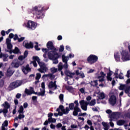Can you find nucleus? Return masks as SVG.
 Listing matches in <instances>:
<instances>
[{"instance_id": "f257e3e1", "label": "nucleus", "mask_w": 130, "mask_h": 130, "mask_svg": "<svg viewBox=\"0 0 130 130\" xmlns=\"http://www.w3.org/2000/svg\"><path fill=\"white\" fill-rule=\"evenodd\" d=\"M31 11V13L35 12L37 19H42V18H44V13H43L44 7H42L41 5L35 6L32 8Z\"/></svg>"}, {"instance_id": "f03ea898", "label": "nucleus", "mask_w": 130, "mask_h": 130, "mask_svg": "<svg viewBox=\"0 0 130 130\" xmlns=\"http://www.w3.org/2000/svg\"><path fill=\"white\" fill-rule=\"evenodd\" d=\"M32 59L34 61H37L38 63L39 64L40 68L38 69L39 72L40 73H46V71H48L47 67L45 65V63L43 62H40V58L39 57L34 56L32 57Z\"/></svg>"}, {"instance_id": "7ed1b4c3", "label": "nucleus", "mask_w": 130, "mask_h": 130, "mask_svg": "<svg viewBox=\"0 0 130 130\" xmlns=\"http://www.w3.org/2000/svg\"><path fill=\"white\" fill-rule=\"evenodd\" d=\"M48 57L50 60H53L54 64H57L58 63V58H59V55L57 52H48Z\"/></svg>"}, {"instance_id": "20e7f679", "label": "nucleus", "mask_w": 130, "mask_h": 130, "mask_svg": "<svg viewBox=\"0 0 130 130\" xmlns=\"http://www.w3.org/2000/svg\"><path fill=\"white\" fill-rule=\"evenodd\" d=\"M64 74L66 76H67V77H69V78H71V79H73V78H74V76H75V75H76V76L80 75L82 79H84V78H85V74H84V73H83V72L82 71L80 72L79 70H76L75 73H72L69 70H66L64 71Z\"/></svg>"}, {"instance_id": "39448f33", "label": "nucleus", "mask_w": 130, "mask_h": 130, "mask_svg": "<svg viewBox=\"0 0 130 130\" xmlns=\"http://www.w3.org/2000/svg\"><path fill=\"white\" fill-rule=\"evenodd\" d=\"M98 60V56L95 55H90L89 57H87V61L89 63L92 64L95 63Z\"/></svg>"}, {"instance_id": "423d86ee", "label": "nucleus", "mask_w": 130, "mask_h": 130, "mask_svg": "<svg viewBox=\"0 0 130 130\" xmlns=\"http://www.w3.org/2000/svg\"><path fill=\"white\" fill-rule=\"evenodd\" d=\"M47 48L50 50H51L50 51H49V52H56V51L58 50L56 49V48L54 47V46L53 45V43L50 41L47 43Z\"/></svg>"}, {"instance_id": "0eeeda50", "label": "nucleus", "mask_w": 130, "mask_h": 130, "mask_svg": "<svg viewBox=\"0 0 130 130\" xmlns=\"http://www.w3.org/2000/svg\"><path fill=\"white\" fill-rule=\"evenodd\" d=\"M121 58L123 61H127V60H130V55L128 53V52L123 50L121 53Z\"/></svg>"}, {"instance_id": "6e6552de", "label": "nucleus", "mask_w": 130, "mask_h": 130, "mask_svg": "<svg viewBox=\"0 0 130 130\" xmlns=\"http://www.w3.org/2000/svg\"><path fill=\"white\" fill-rule=\"evenodd\" d=\"M22 81L20 80H16L10 84V88L11 89H16V88H18V87H20L21 85H22Z\"/></svg>"}, {"instance_id": "1a4fd4ad", "label": "nucleus", "mask_w": 130, "mask_h": 130, "mask_svg": "<svg viewBox=\"0 0 130 130\" xmlns=\"http://www.w3.org/2000/svg\"><path fill=\"white\" fill-rule=\"evenodd\" d=\"M26 27L31 30H35L36 28V23L34 21L29 20L26 25Z\"/></svg>"}, {"instance_id": "9d476101", "label": "nucleus", "mask_w": 130, "mask_h": 130, "mask_svg": "<svg viewBox=\"0 0 130 130\" xmlns=\"http://www.w3.org/2000/svg\"><path fill=\"white\" fill-rule=\"evenodd\" d=\"M109 102L112 106H114L116 104V96L112 95L109 99Z\"/></svg>"}, {"instance_id": "9b49d317", "label": "nucleus", "mask_w": 130, "mask_h": 130, "mask_svg": "<svg viewBox=\"0 0 130 130\" xmlns=\"http://www.w3.org/2000/svg\"><path fill=\"white\" fill-rule=\"evenodd\" d=\"M62 60L63 62H64V67L65 70H67L69 68V64H68V61L69 60V57L66 56L64 55H62Z\"/></svg>"}, {"instance_id": "f8f14e48", "label": "nucleus", "mask_w": 130, "mask_h": 130, "mask_svg": "<svg viewBox=\"0 0 130 130\" xmlns=\"http://www.w3.org/2000/svg\"><path fill=\"white\" fill-rule=\"evenodd\" d=\"M21 70L25 75H27L28 73L31 72V68L29 67V64H27L25 67L24 66H22L21 67Z\"/></svg>"}, {"instance_id": "ddd939ff", "label": "nucleus", "mask_w": 130, "mask_h": 130, "mask_svg": "<svg viewBox=\"0 0 130 130\" xmlns=\"http://www.w3.org/2000/svg\"><path fill=\"white\" fill-rule=\"evenodd\" d=\"M48 87L49 89H52V88H54V90H56V89H57V85H56V81H54V82L53 81L50 82Z\"/></svg>"}, {"instance_id": "4468645a", "label": "nucleus", "mask_w": 130, "mask_h": 130, "mask_svg": "<svg viewBox=\"0 0 130 130\" xmlns=\"http://www.w3.org/2000/svg\"><path fill=\"white\" fill-rule=\"evenodd\" d=\"M73 110V115L74 116H78L79 112H82V110L80 108H74Z\"/></svg>"}, {"instance_id": "2eb2a0df", "label": "nucleus", "mask_w": 130, "mask_h": 130, "mask_svg": "<svg viewBox=\"0 0 130 130\" xmlns=\"http://www.w3.org/2000/svg\"><path fill=\"white\" fill-rule=\"evenodd\" d=\"M85 103V100H81L79 102V104L81 105V109L84 111H87V107L86 105H84Z\"/></svg>"}, {"instance_id": "dca6fc26", "label": "nucleus", "mask_w": 130, "mask_h": 130, "mask_svg": "<svg viewBox=\"0 0 130 130\" xmlns=\"http://www.w3.org/2000/svg\"><path fill=\"white\" fill-rule=\"evenodd\" d=\"M11 66L14 69H18L20 67V63H19V61H13L11 63Z\"/></svg>"}, {"instance_id": "f3484780", "label": "nucleus", "mask_w": 130, "mask_h": 130, "mask_svg": "<svg viewBox=\"0 0 130 130\" xmlns=\"http://www.w3.org/2000/svg\"><path fill=\"white\" fill-rule=\"evenodd\" d=\"M25 47L27 49H30V48H33V47H34V45L32 42H30L29 43H27L25 44Z\"/></svg>"}, {"instance_id": "a211bd4d", "label": "nucleus", "mask_w": 130, "mask_h": 130, "mask_svg": "<svg viewBox=\"0 0 130 130\" xmlns=\"http://www.w3.org/2000/svg\"><path fill=\"white\" fill-rule=\"evenodd\" d=\"M126 123V121L122 119H120L117 121V124L119 126H121V125H123V124H125V123Z\"/></svg>"}, {"instance_id": "6ab92c4d", "label": "nucleus", "mask_w": 130, "mask_h": 130, "mask_svg": "<svg viewBox=\"0 0 130 130\" xmlns=\"http://www.w3.org/2000/svg\"><path fill=\"white\" fill-rule=\"evenodd\" d=\"M91 87H97L98 86V80H96L93 81L89 82Z\"/></svg>"}, {"instance_id": "aec40b11", "label": "nucleus", "mask_w": 130, "mask_h": 130, "mask_svg": "<svg viewBox=\"0 0 130 130\" xmlns=\"http://www.w3.org/2000/svg\"><path fill=\"white\" fill-rule=\"evenodd\" d=\"M32 90L33 89H32V87H31L30 90H29V89L26 88L25 89L24 93H25V94H26L27 95V96L29 95H32Z\"/></svg>"}, {"instance_id": "412c9836", "label": "nucleus", "mask_w": 130, "mask_h": 130, "mask_svg": "<svg viewBox=\"0 0 130 130\" xmlns=\"http://www.w3.org/2000/svg\"><path fill=\"white\" fill-rule=\"evenodd\" d=\"M114 56L116 61H120V56L119 55V54H118V53H116L115 54H114Z\"/></svg>"}, {"instance_id": "4be33fe9", "label": "nucleus", "mask_w": 130, "mask_h": 130, "mask_svg": "<svg viewBox=\"0 0 130 130\" xmlns=\"http://www.w3.org/2000/svg\"><path fill=\"white\" fill-rule=\"evenodd\" d=\"M102 125L104 126V129H105V130L109 129V126H108V124H107V123H106L105 122H103Z\"/></svg>"}, {"instance_id": "5701e85b", "label": "nucleus", "mask_w": 130, "mask_h": 130, "mask_svg": "<svg viewBox=\"0 0 130 130\" xmlns=\"http://www.w3.org/2000/svg\"><path fill=\"white\" fill-rule=\"evenodd\" d=\"M70 111L71 110H70L69 107H67L66 108V109H64V110H63L62 112L63 114H69V112H70Z\"/></svg>"}, {"instance_id": "b1692460", "label": "nucleus", "mask_w": 130, "mask_h": 130, "mask_svg": "<svg viewBox=\"0 0 130 130\" xmlns=\"http://www.w3.org/2000/svg\"><path fill=\"white\" fill-rule=\"evenodd\" d=\"M13 53L14 54H18L20 53V49L18 47H15V49L13 50Z\"/></svg>"}, {"instance_id": "393cba45", "label": "nucleus", "mask_w": 130, "mask_h": 130, "mask_svg": "<svg viewBox=\"0 0 130 130\" xmlns=\"http://www.w3.org/2000/svg\"><path fill=\"white\" fill-rule=\"evenodd\" d=\"M45 95V89L41 90V92H38V96H42L43 97Z\"/></svg>"}, {"instance_id": "a878e982", "label": "nucleus", "mask_w": 130, "mask_h": 130, "mask_svg": "<svg viewBox=\"0 0 130 130\" xmlns=\"http://www.w3.org/2000/svg\"><path fill=\"white\" fill-rule=\"evenodd\" d=\"M18 113H19V114H23V113H24V107L23 106H20L19 110L18 111Z\"/></svg>"}, {"instance_id": "bb28decb", "label": "nucleus", "mask_w": 130, "mask_h": 130, "mask_svg": "<svg viewBox=\"0 0 130 130\" xmlns=\"http://www.w3.org/2000/svg\"><path fill=\"white\" fill-rule=\"evenodd\" d=\"M59 99L61 103V104H63V94L61 93L60 94V95H59Z\"/></svg>"}, {"instance_id": "cd10ccee", "label": "nucleus", "mask_w": 130, "mask_h": 130, "mask_svg": "<svg viewBox=\"0 0 130 130\" xmlns=\"http://www.w3.org/2000/svg\"><path fill=\"white\" fill-rule=\"evenodd\" d=\"M123 75V74H122V73L121 72L119 74V76H116L115 78L116 79H118V78H119V79H120V80H123L124 79V77L122 76Z\"/></svg>"}, {"instance_id": "c85d7f7f", "label": "nucleus", "mask_w": 130, "mask_h": 130, "mask_svg": "<svg viewBox=\"0 0 130 130\" xmlns=\"http://www.w3.org/2000/svg\"><path fill=\"white\" fill-rule=\"evenodd\" d=\"M3 106H4L5 108L9 109L11 107V106L9 105V103L8 102H5V104H3Z\"/></svg>"}, {"instance_id": "c756f323", "label": "nucleus", "mask_w": 130, "mask_h": 130, "mask_svg": "<svg viewBox=\"0 0 130 130\" xmlns=\"http://www.w3.org/2000/svg\"><path fill=\"white\" fill-rule=\"evenodd\" d=\"M105 98V94L104 92H101L100 94V96L99 98V99H100V100H102L103 99H104Z\"/></svg>"}, {"instance_id": "7c9ffc66", "label": "nucleus", "mask_w": 130, "mask_h": 130, "mask_svg": "<svg viewBox=\"0 0 130 130\" xmlns=\"http://www.w3.org/2000/svg\"><path fill=\"white\" fill-rule=\"evenodd\" d=\"M130 91V85L129 86H126L125 87L124 92L126 94H128Z\"/></svg>"}, {"instance_id": "2f4dec72", "label": "nucleus", "mask_w": 130, "mask_h": 130, "mask_svg": "<svg viewBox=\"0 0 130 130\" xmlns=\"http://www.w3.org/2000/svg\"><path fill=\"white\" fill-rule=\"evenodd\" d=\"M69 108L70 110H74V109L75 108L74 103H71L69 104Z\"/></svg>"}, {"instance_id": "473e14b6", "label": "nucleus", "mask_w": 130, "mask_h": 130, "mask_svg": "<svg viewBox=\"0 0 130 130\" xmlns=\"http://www.w3.org/2000/svg\"><path fill=\"white\" fill-rule=\"evenodd\" d=\"M126 85L125 84H120V86H119V90H124L125 89V87Z\"/></svg>"}, {"instance_id": "72a5a7b5", "label": "nucleus", "mask_w": 130, "mask_h": 130, "mask_svg": "<svg viewBox=\"0 0 130 130\" xmlns=\"http://www.w3.org/2000/svg\"><path fill=\"white\" fill-rule=\"evenodd\" d=\"M96 104V100L94 99L90 101L89 103L90 106H94Z\"/></svg>"}, {"instance_id": "f704fd0d", "label": "nucleus", "mask_w": 130, "mask_h": 130, "mask_svg": "<svg viewBox=\"0 0 130 130\" xmlns=\"http://www.w3.org/2000/svg\"><path fill=\"white\" fill-rule=\"evenodd\" d=\"M48 121L49 122H56V119L55 118H49L48 119Z\"/></svg>"}, {"instance_id": "c9c22d12", "label": "nucleus", "mask_w": 130, "mask_h": 130, "mask_svg": "<svg viewBox=\"0 0 130 130\" xmlns=\"http://www.w3.org/2000/svg\"><path fill=\"white\" fill-rule=\"evenodd\" d=\"M7 49H8V50H11L12 49L13 45L12 44V43L7 44Z\"/></svg>"}, {"instance_id": "e433bc0d", "label": "nucleus", "mask_w": 130, "mask_h": 130, "mask_svg": "<svg viewBox=\"0 0 130 130\" xmlns=\"http://www.w3.org/2000/svg\"><path fill=\"white\" fill-rule=\"evenodd\" d=\"M40 78H41V74L37 73L36 77V80H39L40 79Z\"/></svg>"}, {"instance_id": "4c0bfd02", "label": "nucleus", "mask_w": 130, "mask_h": 130, "mask_svg": "<svg viewBox=\"0 0 130 130\" xmlns=\"http://www.w3.org/2000/svg\"><path fill=\"white\" fill-rule=\"evenodd\" d=\"M3 61H7V59L8 57V54H3Z\"/></svg>"}, {"instance_id": "58836bf2", "label": "nucleus", "mask_w": 130, "mask_h": 130, "mask_svg": "<svg viewBox=\"0 0 130 130\" xmlns=\"http://www.w3.org/2000/svg\"><path fill=\"white\" fill-rule=\"evenodd\" d=\"M63 50H64V47L62 45H60V47L59 48V52H62V51H63Z\"/></svg>"}, {"instance_id": "ea45409f", "label": "nucleus", "mask_w": 130, "mask_h": 130, "mask_svg": "<svg viewBox=\"0 0 130 130\" xmlns=\"http://www.w3.org/2000/svg\"><path fill=\"white\" fill-rule=\"evenodd\" d=\"M58 71V70L54 67L51 68V72L53 73V74H54L55 73H57Z\"/></svg>"}, {"instance_id": "a19ab883", "label": "nucleus", "mask_w": 130, "mask_h": 130, "mask_svg": "<svg viewBox=\"0 0 130 130\" xmlns=\"http://www.w3.org/2000/svg\"><path fill=\"white\" fill-rule=\"evenodd\" d=\"M48 77L50 78V80H53L55 78V75H53L52 74H48Z\"/></svg>"}, {"instance_id": "79ce46f5", "label": "nucleus", "mask_w": 130, "mask_h": 130, "mask_svg": "<svg viewBox=\"0 0 130 130\" xmlns=\"http://www.w3.org/2000/svg\"><path fill=\"white\" fill-rule=\"evenodd\" d=\"M110 118H112L113 119H115L116 117L115 116V113H112L110 116Z\"/></svg>"}, {"instance_id": "37998d69", "label": "nucleus", "mask_w": 130, "mask_h": 130, "mask_svg": "<svg viewBox=\"0 0 130 130\" xmlns=\"http://www.w3.org/2000/svg\"><path fill=\"white\" fill-rule=\"evenodd\" d=\"M58 71H61L63 69H64V64L58 65Z\"/></svg>"}, {"instance_id": "c03bdc74", "label": "nucleus", "mask_w": 130, "mask_h": 130, "mask_svg": "<svg viewBox=\"0 0 130 130\" xmlns=\"http://www.w3.org/2000/svg\"><path fill=\"white\" fill-rule=\"evenodd\" d=\"M114 113H115L116 117H118V118H119V117H120V116L121 115V114L119 112H115Z\"/></svg>"}, {"instance_id": "a18cd8bd", "label": "nucleus", "mask_w": 130, "mask_h": 130, "mask_svg": "<svg viewBox=\"0 0 130 130\" xmlns=\"http://www.w3.org/2000/svg\"><path fill=\"white\" fill-rule=\"evenodd\" d=\"M4 84L5 82L4 81V80H0V88H2V87H4Z\"/></svg>"}, {"instance_id": "49530a36", "label": "nucleus", "mask_w": 130, "mask_h": 130, "mask_svg": "<svg viewBox=\"0 0 130 130\" xmlns=\"http://www.w3.org/2000/svg\"><path fill=\"white\" fill-rule=\"evenodd\" d=\"M3 126H8L9 125V122L8 120H5L3 124H2Z\"/></svg>"}, {"instance_id": "de8ad7c7", "label": "nucleus", "mask_w": 130, "mask_h": 130, "mask_svg": "<svg viewBox=\"0 0 130 130\" xmlns=\"http://www.w3.org/2000/svg\"><path fill=\"white\" fill-rule=\"evenodd\" d=\"M42 50L43 52H44V53H47V52H48V51H49L50 50L48 49V48H43L42 49Z\"/></svg>"}, {"instance_id": "09e8293b", "label": "nucleus", "mask_w": 130, "mask_h": 130, "mask_svg": "<svg viewBox=\"0 0 130 130\" xmlns=\"http://www.w3.org/2000/svg\"><path fill=\"white\" fill-rule=\"evenodd\" d=\"M29 54V52H28L27 50L25 51L23 54V56L26 58L27 56H28V54Z\"/></svg>"}, {"instance_id": "8fccbe9b", "label": "nucleus", "mask_w": 130, "mask_h": 130, "mask_svg": "<svg viewBox=\"0 0 130 130\" xmlns=\"http://www.w3.org/2000/svg\"><path fill=\"white\" fill-rule=\"evenodd\" d=\"M25 118V115L24 114H20L19 115H18V119H22V118Z\"/></svg>"}, {"instance_id": "3c124183", "label": "nucleus", "mask_w": 130, "mask_h": 130, "mask_svg": "<svg viewBox=\"0 0 130 130\" xmlns=\"http://www.w3.org/2000/svg\"><path fill=\"white\" fill-rule=\"evenodd\" d=\"M36 44H37L36 46H35V48L36 50L39 51L40 50V48L38 47V43L36 42Z\"/></svg>"}, {"instance_id": "603ef678", "label": "nucleus", "mask_w": 130, "mask_h": 130, "mask_svg": "<svg viewBox=\"0 0 130 130\" xmlns=\"http://www.w3.org/2000/svg\"><path fill=\"white\" fill-rule=\"evenodd\" d=\"M24 40H25V37H21L20 38H18V42H22V41H24Z\"/></svg>"}, {"instance_id": "864d4df0", "label": "nucleus", "mask_w": 130, "mask_h": 130, "mask_svg": "<svg viewBox=\"0 0 130 130\" xmlns=\"http://www.w3.org/2000/svg\"><path fill=\"white\" fill-rule=\"evenodd\" d=\"M100 74H101V76H99L98 78H101V77H102V78H104V77H105V76H106V74H105L104 73V72H102V71L101 72Z\"/></svg>"}, {"instance_id": "5fc2aeb1", "label": "nucleus", "mask_w": 130, "mask_h": 130, "mask_svg": "<svg viewBox=\"0 0 130 130\" xmlns=\"http://www.w3.org/2000/svg\"><path fill=\"white\" fill-rule=\"evenodd\" d=\"M74 104H75L74 108H79V102H78V101H75Z\"/></svg>"}, {"instance_id": "6e6d98bb", "label": "nucleus", "mask_w": 130, "mask_h": 130, "mask_svg": "<svg viewBox=\"0 0 130 130\" xmlns=\"http://www.w3.org/2000/svg\"><path fill=\"white\" fill-rule=\"evenodd\" d=\"M59 108L62 112V111H63V110H64V107H63V106H62L61 105L59 106Z\"/></svg>"}, {"instance_id": "4d7b16f0", "label": "nucleus", "mask_w": 130, "mask_h": 130, "mask_svg": "<svg viewBox=\"0 0 130 130\" xmlns=\"http://www.w3.org/2000/svg\"><path fill=\"white\" fill-rule=\"evenodd\" d=\"M21 96H22V94L21 93H18L16 95V98H17V99H20L21 98Z\"/></svg>"}, {"instance_id": "13d9d810", "label": "nucleus", "mask_w": 130, "mask_h": 130, "mask_svg": "<svg viewBox=\"0 0 130 130\" xmlns=\"http://www.w3.org/2000/svg\"><path fill=\"white\" fill-rule=\"evenodd\" d=\"M14 40L16 41V40H19V37L18 36V35L15 34L14 35V38H13Z\"/></svg>"}, {"instance_id": "bf43d9fd", "label": "nucleus", "mask_w": 130, "mask_h": 130, "mask_svg": "<svg viewBox=\"0 0 130 130\" xmlns=\"http://www.w3.org/2000/svg\"><path fill=\"white\" fill-rule=\"evenodd\" d=\"M25 58L24 56L20 55L18 57L19 60H23V59H24Z\"/></svg>"}, {"instance_id": "052dcab7", "label": "nucleus", "mask_w": 130, "mask_h": 130, "mask_svg": "<svg viewBox=\"0 0 130 130\" xmlns=\"http://www.w3.org/2000/svg\"><path fill=\"white\" fill-rule=\"evenodd\" d=\"M28 106H29V105H28V103L27 102H25L24 104H23V108H27V107H28Z\"/></svg>"}, {"instance_id": "680f3d73", "label": "nucleus", "mask_w": 130, "mask_h": 130, "mask_svg": "<svg viewBox=\"0 0 130 130\" xmlns=\"http://www.w3.org/2000/svg\"><path fill=\"white\" fill-rule=\"evenodd\" d=\"M109 73H107V77H111L112 76V73H113L112 71H111L110 70H109Z\"/></svg>"}, {"instance_id": "e2e57ef3", "label": "nucleus", "mask_w": 130, "mask_h": 130, "mask_svg": "<svg viewBox=\"0 0 130 130\" xmlns=\"http://www.w3.org/2000/svg\"><path fill=\"white\" fill-rule=\"evenodd\" d=\"M41 87L43 90H45V82H42L41 83Z\"/></svg>"}, {"instance_id": "0e129e2a", "label": "nucleus", "mask_w": 130, "mask_h": 130, "mask_svg": "<svg viewBox=\"0 0 130 130\" xmlns=\"http://www.w3.org/2000/svg\"><path fill=\"white\" fill-rule=\"evenodd\" d=\"M87 115V113H79L78 116H85Z\"/></svg>"}, {"instance_id": "69168bd1", "label": "nucleus", "mask_w": 130, "mask_h": 130, "mask_svg": "<svg viewBox=\"0 0 130 130\" xmlns=\"http://www.w3.org/2000/svg\"><path fill=\"white\" fill-rule=\"evenodd\" d=\"M11 44V39L7 38L6 39V44Z\"/></svg>"}, {"instance_id": "338daca9", "label": "nucleus", "mask_w": 130, "mask_h": 130, "mask_svg": "<svg viewBox=\"0 0 130 130\" xmlns=\"http://www.w3.org/2000/svg\"><path fill=\"white\" fill-rule=\"evenodd\" d=\"M125 77H127V78H129V77H130V71L129 70H128L127 71V74L125 75Z\"/></svg>"}, {"instance_id": "774afa93", "label": "nucleus", "mask_w": 130, "mask_h": 130, "mask_svg": "<svg viewBox=\"0 0 130 130\" xmlns=\"http://www.w3.org/2000/svg\"><path fill=\"white\" fill-rule=\"evenodd\" d=\"M3 113H5V114H6V113H8V109H6L5 108V109L3 110Z\"/></svg>"}]
</instances>
